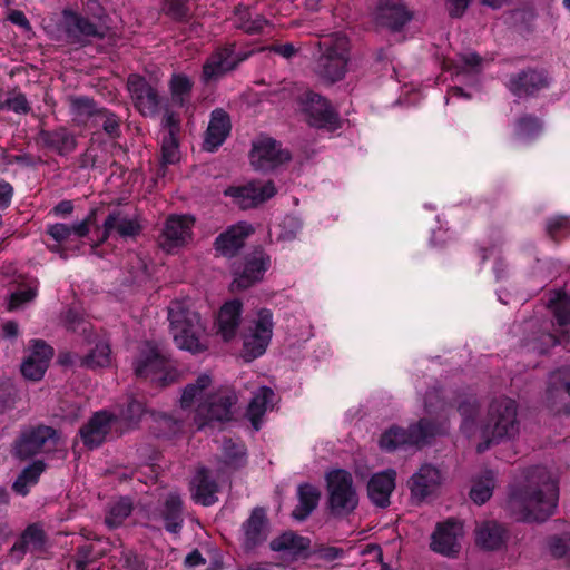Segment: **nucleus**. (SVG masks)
<instances>
[{"instance_id":"f257e3e1","label":"nucleus","mask_w":570,"mask_h":570,"mask_svg":"<svg viewBox=\"0 0 570 570\" xmlns=\"http://www.w3.org/2000/svg\"><path fill=\"white\" fill-rule=\"evenodd\" d=\"M525 482L515 489L508 507L515 520L542 522L554 511L558 501V484L543 466L530 468L524 472Z\"/></svg>"},{"instance_id":"f03ea898","label":"nucleus","mask_w":570,"mask_h":570,"mask_svg":"<svg viewBox=\"0 0 570 570\" xmlns=\"http://www.w3.org/2000/svg\"><path fill=\"white\" fill-rule=\"evenodd\" d=\"M520 433L518 404L514 400L500 396L491 401L481 429L483 441L478 444V452L487 451L492 444L514 440Z\"/></svg>"},{"instance_id":"7ed1b4c3","label":"nucleus","mask_w":570,"mask_h":570,"mask_svg":"<svg viewBox=\"0 0 570 570\" xmlns=\"http://www.w3.org/2000/svg\"><path fill=\"white\" fill-rule=\"evenodd\" d=\"M168 320L177 347L193 354L207 351L206 328L197 312L190 309L184 302L174 301L168 307Z\"/></svg>"},{"instance_id":"20e7f679","label":"nucleus","mask_w":570,"mask_h":570,"mask_svg":"<svg viewBox=\"0 0 570 570\" xmlns=\"http://www.w3.org/2000/svg\"><path fill=\"white\" fill-rule=\"evenodd\" d=\"M316 46L320 55L314 63L315 75L326 85L341 81L347 72L350 61L348 38L341 32L331 33L323 36Z\"/></svg>"},{"instance_id":"39448f33","label":"nucleus","mask_w":570,"mask_h":570,"mask_svg":"<svg viewBox=\"0 0 570 570\" xmlns=\"http://www.w3.org/2000/svg\"><path fill=\"white\" fill-rule=\"evenodd\" d=\"M134 371L136 376L149 379L160 387H166L179 379V372L171 364L169 351L155 341H145L139 345Z\"/></svg>"},{"instance_id":"423d86ee","label":"nucleus","mask_w":570,"mask_h":570,"mask_svg":"<svg viewBox=\"0 0 570 570\" xmlns=\"http://www.w3.org/2000/svg\"><path fill=\"white\" fill-rule=\"evenodd\" d=\"M448 428L446 420L436 421L428 417L420 419L407 429L392 425L381 434L379 445L387 452H393L404 446L421 448L435 435L445 433Z\"/></svg>"},{"instance_id":"0eeeda50","label":"nucleus","mask_w":570,"mask_h":570,"mask_svg":"<svg viewBox=\"0 0 570 570\" xmlns=\"http://www.w3.org/2000/svg\"><path fill=\"white\" fill-rule=\"evenodd\" d=\"M59 432L48 425L39 424L21 429L11 444V454L19 461H28L57 450Z\"/></svg>"},{"instance_id":"6e6552de","label":"nucleus","mask_w":570,"mask_h":570,"mask_svg":"<svg viewBox=\"0 0 570 570\" xmlns=\"http://www.w3.org/2000/svg\"><path fill=\"white\" fill-rule=\"evenodd\" d=\"M327 507L334 517L352 513L358 504L352 474L345 470H334L326 475Z\"/></svg>"},{"instance_id":"1a4fd4ad","label":"nucleus","mask_w":570,"mask_h":570,"mask_svg":"<svg viewBox=\"0 0 570 570\" xmlns=\"http://www.w3.org/2000/svg\"><path fill=\"white\" fill-rule=\"evenodd\" d=\"M237 402V395L229 389H219L208 394L195 412L194 423L197 430H203L213 422H225L233 417L232 407Z\"/></svg>"},{"instance_id":"9d476101","label":"nucleus","mask_w":570,"mask_h":570,"mask_svg":"<svg viewBox=\"0 0 570 570\" xmlns=\"http://www.w3.org/2000/svg\"><path fill=\"white\" fill-rule=\"evenodd\" d=\"M297 104L309 126L332 130L340 127L338 112L330 100L320 94L305 90L297 97Z\"/></svg>"},{"instance_id":"9b49d317","label":"nucleus","mask_w":570,"mask_h":570,"mask_svg":"<svg viewBox=\"0 0 570 570\" xmlns=\"http://www.w3.org/2000/svg\"><path fill=\"white\" fill-rule=\"evenodd\" d=\"M548 307L553 315L552 326H557L553 332L542 333L541 352L550 347L569 341L570 336V296L564 293H554L548 302Z\"/></svg>"},{"instance_id":"f8f14e48","label":"nucleus","mask_w":570,"mask_h":570,"mask_svg":"<svg viewBox=\"0 0 570 570\" xmlns=\"http://www.w3.org/2000/svg\"><path fill=\"white\" fill-rule=\"evenodd\" d=\"M63 16L65 33L71 45L86 46L92 39H104L109 32L106 21L96 22L89 17L71 11H65Z\"/></svg>"},{"instance_id":"ddd939ff","label":"nucleus","mask_w":570,"mask_h":570,"mask_svg":"<svg viewBox=\"0 0 570 570\" xmlns=\"http://www.w3.org/2000/svg\"><path fill=\"white\" fill-rule=\"evenodd\" d=\"M235 43H229L216 49L204 62L202 79L205 83L216 82L228 72L235 70L238 65L247 59L248 55L236 52Z\"/></svg>"},{"instance_id":"4468645a","label":"nucleus","mask_w":570,"mask_h":570,"mask_svg":"<svg viewBox=\"0 0 570 570\" xmlns=\"http://www.w3.org/2000/svg\"><path fill=\"white\" fill-rule=\"evenodd\" d=\"M273 315L269 309L262 308L257 313L253 326L244 336V357L248 361L263 355L269 344L273 334Z\"/></svg>"},{"instance_id":"2eb2a0df","label":"nucleus","mask_w":570,"mask_h":570,"mask_svg":"<svg viewBox=\"0 0 570 570\" xmlns=\"http://www.w3.org/2000/svg\"><path fill=\"white\" fill-rule=\"evenodd\" d=\"M292 158L287 149L273 138L264 137L253 142L250 151L252 166L262 171H269L289 161Z\"/></svg>"},{"instance_id":"dca6fc26","label":"nucleus","mask_w":570,"mask_h":570,"mask_svg":"<svg viewBox=\"0 0 570 570\" xmlns=\"http://www.w3.org/2000/svg\"><path fill=\"white\" fill-rule=\"evenodd\" d=\"M242 548L245 552H253L267 541L271 522L264 507L252 509L249 517L242 524Z\"/></svg>"},{"instance_id":"f3484780","label":"nucleus","mask_w":570,"mask_h":570,"mask_svg":"<svg viewBox=\"0 0 570 570\" xmlns=\"http://www.w3.org/2000/svg\"><path fill=\"white\" fill-rule=\"evenodd\" d=\"M271 258L262 249L256 248L245 257L240 269L234 272V279L230 283L232 291H244L263 278V274L269 267Z\"/></svg>"},{"instance_id":"a211bd4d","label":"nucleus","mask_w":570,"mask_h":570,"mask_svg":"<svg viewBox=\"0 0 570 570\" xmlns=\"http://www.w3.org/2000/svg\"><path fill=\"white\" fill-rule=\"evenodd\" d=\"M127 88L135 108L144 117H155L160 106V97L155 87H153L144 77L130 75L127 80Z\"/></svg>"},{"instance_id":"6ab92c4d","label":"nucleus","mask_w":570,"mask_h":570,"mask_svg":"<svg viewBox=\"0 0 570 570\" xmlns=\"http://www.w3.org/2000/svg\"><path fill=\"white\" fill-rule=\"evenodd\" d=\"M275 194L276 188L271 180L265 184L249 183L245 186L229 187L225 190V195L232 197L242 209L257 207Z\"/></svg>"},{"instance_id":"aec40b11","label":"nucleus","mask_w":570,"mask_h":570,"mask_svg":"<svg viewBox=\"0 0 570 570\" xmlns=\"http://www.w3.org/2000/svg\"><path fill=\"white\" fill-rule=\"evenodd\" d=\"M194 219L186 215H173L167 218L159 238L160 247L170 253L173 249L184 246L191 238Z\"/></svg>"},{"instance_id":"412c9836","label":"nucleus","mask_w":570,"mask_h":570,"mask_svg":"<svg viewBox=\"0 0 570 570\" xmlns=\"http://www.w3.org/2000/svg\"><path fill=\"white\" fill-rule=\"evenodd\" d=\"M141 232V226L137 217L129 215L120 208L111 210L102 224V235L99 244L105 243L112 233L121 238L136 237Z\"/></svg>"},{"instance_id":"4be33fe9","label":"nucleus","mask_w":570,"mask_h":570,"mask_svg":"<svg viewBox=\"0 0 570 570\" xmlns=\"http://www.w3.org/2000/svg\"><path fill=\"white\" fill-rule=\"evenodd\" d=\"M36 142L41 148L53 151L59 156L73 153L78 145L76 135L63 126L51 130L40 129Z\"/></svg>"},{"instance_id":"5701e85b","label":"nucleus","mask_w":570,"mask_h":570,"mask_svg":"<svg viewBox=\"0 0 570 570\" xmlns=\"http://www.w3.org/2000/svg\"><path fill=\"white\" fill-rule=\"evenodd\" d=\"M463 529L460 522L448 520L436 525L432 534L431 549L446 557H454L460 551L459 538Z\"/></svg>"},{"instance_id":"b1692460","label":"nucleus","mask_w":570,"mask_h":570,"mask_svg":"<svg viewBox=\"0 0 570 570\" xmlns=\"http://www.w3.org/2000/svg\"><path fill=\"white\" fill-rule=\"evenodd\" d=\"M548 86V78L543 71L527 68L510 76L507 87L517 97L534 96Z\"/></svg>"},{"instance_id":"393cba45","label":"nucleus","mask_w":570,"mask_h":570,"mask_svg":"<svg viewBox=\"0 0 570 570\" xmlns=\"http://www.w3.org/2000/svg\"><path fill=\"white\" fill-rule=\"evenodd\" d=\"M412 13L400 0H381L375 12L379 27L391 31H400L410 20Z\"/></svg>"},{"instance_id":"a878e982","label":"nucleus","mask_w":570,"mask_h":570,"mask_svg":"<svg viewBox=\"0 0 570 570\" xmlns=\"http://www.w3.org/2000/svg\"><path fill=\"white\" fill-rule=\"evenodd\" d=\"M46 542L47 534L42 525L39 523L29 524L9 550V557L19 562L28 551L41 552Z\"/></svg>"},{"instance_id":"bb28decb","label":"nucleus","mask_w":570,"mask_h":570,"mask_svg":"<svg viewBox=\"0 0 570 570\" xmlns=\"http://www.w3.org/2000/svg\"><path fill=\"white\" fill-rule=\"evenodd\" d=\"M440 484L441 473L431 464L422 465L409 481L412 498L417 502L435 493Z\"/></svg>"},{"instance_id":"cd10ccee","label":"nucleus","mask_w":570,"mask_h":570,"mask_svg":"<svg viewBox=\"0 0 570 570\" xmlns=\"http://www.w3.org/2000/svg\"><path fill=\"white\" fill-rule=\"evenodd\" d=\"M52 355L51 346L41 340L33 341L31 354L21 364L22 375L30 381L41 380Z\"/></svg>"},{"instance_id":"c85d7f7f","label":"nucleus","mask_w":570,"mask_h":570,"mask_svg":"<svg viewBox=\"0 0 570 570\" xmlns=\"http://www.w3.org/2000/svg\"><path fill=\"white\" fill-rule=\"evenodd\" d=\"M151 521H163L168 532L177 533L183 525V501L177 493H169L158 509L149 515Z\"/></svg>"},{"instance_id":"c756f323","label":"nucleus","mask_w":570,"mask_h":570,"mask_svg":"<svg viewBox=\"0 0 570 570\" xmlns=\"http://www.w3.org/2000/svg\"><path fill=\"white\" fill-rule=\"evenodd\" d=\"M252 232L246 223L233 225L216 237L214 247L222 256L234 257L244 247L245 239Z\"/></svg>"},{"instance_id":"7c9ffc66","label":"nucleus","mask_w":570,"mask_h":570,"mask_svg":"<svg viewBox=\"0 0 570 570\" xmlns=\"http://www.w3.org/2000/svg\"><path fill=\"white\" fill-rule=\"evenodd\" d=\"M111 423L112 415L108 412L95 413L79 431L83 444L89 449L100 446L110 433Z\"/></svg>"},{"instance_id":"2f4dec72","label":"nucleus","mask_w":570,"mask_h":570,"mask_svg":"<svg viewBox=\"0 0 570 570\" xmlns=\"http://www.w3.org/2000/svg\"><path fill=\"white\" fill-rule=\"evenodd\" d=\"M394 470H387L374 474L367 483V494L372 503L379 508H386L390 504V497L395 488Z\"/></svg>"},{"instance_id":"473e14b6","label":"nucleus","mask_w":570,"mask_h":570,"mask_svg":"<svg viewBox=\"0 0 570 570\" xmlns=\"http://www.w3.org/2000/svg\"><path fill=\"white\" fill-rule=\"evenodd\" d=\"M230 128L232 124L228 114L222 108L213 110L204 140L205 149L214 151L219 147L228 137Z\"/></svg>"},{"instance_id":"72a5a7b5","label":"nucleus","mask_w":570,"mask_h":570,"mask_svg":"<svg viewBox=\"0 0 570 570\" xmlns=\"http://www.w3.org/2000/svg\"><path fill=\"white\" fill-rule=\"evenodd\" d=\"M311 540L294 531H285L269 542V549L291 556L293 559L306 557Z\"/></svg>"},{"instance_id":"f704fd0d","label":"nucleus","mask_w":570,"mask_h":570,"mask_svg":"<svg viewBox=\"0 0 570 570\" xmlns=\"http://www.w3.org/2000/svg\"><path fill=\"white\" fill-rule=\"evenodd\" d=\"M507 539V530L495 521H484L475 528V542L484 550L500 549Z\"/></svg>"},{"instance_id":"c9c22d12","label":"nucleus","mask_w":570,"mask_h":570,"mask_svg":"<svg viewBox=\"0 0 570 570\" xmlns=\"http://www.w3.org/2000/svg\"><path fill=\"white\" fill-rule=\"evenodd\" d=\"M242 303L234 299L225 303L218 314L217 325L218 333L224 341H230L235 337L240 323Z\"/></svg>"},{"instance_id":"e433bc0d","label":"nucleus","mask_w":570,"mask_h":570,"mask_svg":"<svg viewBox=\"0 0 570 570\" xmlns=\"http://www.w3.org/2000/svg\"><path fill=\"white\" fill-rule=\"evenodd\" d=\"M193 484L195 487L193 499L205 507L212 505L217 501V482L209 476L207 469L202 468L197 471Z\"/></svg>"},{"instance_id":"4c0bfd02","label":"nucleus","mask_w":570,"mask_h":570,"mask_svg":"<svg viewBox=\"0 0 570 570\" xmlns=\"http://www.w3.org/2000/svg\"><path fill=\"white\" fill-rule=\"evenodd\" d=\"M274 397L275 393L268 386L259 387L253 395L248 404L246 415L256 431L261 429V420L267 409L272 406Z\"/></svg>"},{"instance_id":"58836bf2","label":"nucleus","mask_w":570,"mask_h":570,"mask_svg":"<svg viewBox=\"0 0 570 570\" xmlns=\"http://www.w3.org/2000/svg\"><path fill=\"white\" fill-rule=\"evenodd\" d=\"M46 469L47 464L43 460H33L21 470L13 482V492L21 497H26L30 492V488L35 487L39 482V479Z\"/></svg>"},{"instance_id":"ea45409f","label":"nucleus","mask_w":570,"mask_h":570,"mask_svg":"<svg viewBox=\"0 0 570 570\" xmlns=\"http://www.w3.org/2000/svg\"><path fill=\"white\" fill-rule=\"evenodd\" d=\"M297 495L298 504L293 510L292 517L296 520L303 521L316 509L321 498V492L315 485L311 483H303L298 487Z\"/></svg>"},{"instance_id":"a19ab883","label":"nucleus","mask_w":570,"mask_h":570,"mask_svg":"<svg viewBox=\"0 0 570 570\" xmlns=\"http://www.w3.org/2000/svg\"><path fill=\"white\" fill-rule=\"evenodd\" d=\"M68 101L72 119L79 125H86L92 117H97L101 109L94 99L86 96H70Z\"/></svg>"},{"instance_id":"79ce46f5","label":"nucleus","mask_w":570,"mask_h":570,"mask_svg":"<svg viewBox=\"0 0 570 570\" xmlns=\"http://www.w3.org/2000/svg\"><path fill=\"white\" fill-rule=\"evenodd\" d=\"M495 487V474L491 470H484L474 480L470 490V498L476 504L485 503L493 493Z\"/></svg>"},{"instance_id":"37998d69","label":"nucleus","mask_w":570,"mask_h":570,"mask_svg":"<svg viewBox=\"0 0 570 570\" xmlns=\"http://www.w3.org/2000/svg\"><path fill=\"white\" fill-rule=\"evenodd\" d=\"M180 159V151L178 145V137L164 136L160 147V164L157 169V176L164 177L166 175V167L174 165Z\"/></svg>"},{"instance_id":"c03bdc74","label":"nucleus","mask_w":570,"mask_h":570,"mask_svg":"<svg viewBox=\"0 0 570 570\" xmlns=\"http://www.w3.org/2000/svg\"><path fill=\"white\" fill-rule=\"evenodd\" d=\"M110 364V346L106 342H99L86 356H79V365L96 370Z\"/></svg>"},{"instance_id":"a18cd8bd","label":"nucleus","mask_w":570,"mask_h":570,"mask_svg":"<svg viewBox=\"0 0 570 570\" xmlns=\"http://www.w3.org/2000/svg\"><path fill=\"white\" fill-rule=\"evenodd\" d=\"M212 384V379L207 374L199 375L194 383H190L185 386L183 390V394L180 397V406L183 409L190 407L196 400H198L203 392L209 387Z\"/></svg>"},{"instance_id":"49530a36","label":"nucleus","mask_w":570,"mask_h":570,"mask_svg":"<svg viewBox=\"0 0 570 570\" xmlns=\"http://www.w3.org/2000/svg\"><path fill=\"white\" fill-rule=\"evenodd\" d=\"M105 556V550L97 549V544L89 542L78 547L73 557L76 570L87 568Z\"/></svg>"},{"instance_id":"de8ad7c7","label":"nucleus","mask_w":570,"mask_h":570,"mask_svg":"<svg viewBox=\"0 0 570 570\" xmlns=\"http://www.w3.org/2000/svg\"><path fill=\"white\" fill-rule=\"evenodd\" d=\"M38 294V281L35 279L23 288L10 294L8 298V311H14L20 308L22 305L32 302Z\"/></svg>"},{"instance_id":"09e8293b","label":"nucleus","mask_w":570,"mask_h":570,"mask_svg":"<svg viewBox=\"0 0 570 570\" xmlns=\"http://www.w3.org/2000/svg\"><path fill=\"white\" fill-rule=\"evenodd\" d=\"M132 504L129 499H121L116 502L109 510L105 523L110 528H118L130 515Z\"/></svg>"},{"instance_id":"8fccbe9b","label":"nucleus","mask_w":570,"mask_h":570,"mask_svg":"<svg viewBox=\"0 0 570 570\" xmlns=\"http://www.w3.org/2000/svg\"><path fill=\"white\" fill-rule=\"evenodd\" d=\"M151 416L156 424L155 429L161 435L176 434L177 432L181 431V429H183V425H184L183 421L175 419L167 413L153 412Z\"/></svg>"},{"instance_id":"3c124183","label":"nucleus","mask_w":570,"mask_h":570,"mask_svg":"<svg viewBox=\"0 0 570 570\" xmlns=\"http://www.w3.org/2000/svg\"><path fill=\"white\" fill-rule=\"evenodd\" d=\"M266 24L267 20L261 14H256L255 18H252L247 10H242L238 12L236 26L237 28L244 30L246 33H259Z\"/></svg>"},{"instance_id":"603ef678","label":"nucleus","mask_w":570,"mask_h":570,"mask_svg":"<svg viewBox=\"0 0 570 570\" xmlns=\"http://www.w3.org/2000/svg\"><path fill=\"white\" fill-rule=\"evenodd\" d=\"M464 421L473 420L479 411L480 404L472 394L459 395L453 404Z\"/></svg>"},{"instance_id":"864d4df0","label":"nucleus","mask_w":570,"mask_h":570,"mask_svg":"<svg viewBox=\"0 0 570 570\" xmlns=\"http://www.w3.org/2000/svg\"><path fill=\"white\" fill-rule=\"evenodd\" d=\"M541 130L540 120L534 116H523L518 119L515 125V135L519 138H531Z\"/></svg>"},{"instance_id":"5fc2aeb1","label":"nucleus","mask_w":570,"mask_h":570,"mask_svg":"<svg viewBox=\"0 0 570 570\" xmlns=\"http://www.w3.org/2000/svg\"><path fill=\"white\" fill-rule=\"evenodd\" d=\"M223 454L226 464L239 465L245 458V446L242 443L226 439L223 442Z\"/></svg>"},{"instance_id":"6e6d98bb","label":"nucleus","mask_w":570,"mask_h":570,"mask_svg":"<svg viewBox=\"0 0 570 570\" xmlns=\"http://www.w3.org/2000/svg\"><path fill=\"white\" fill-rule=\"evenodd\" d=\"M126 264L129 274L132 276V282H142L147 278V264L140 255L129 253Z\"/></svg>"},{"instance_id":"4d7b16f0","label":"nucleus","mask_w":570,"mask_h":570,"mask_svg":"<svg viewBox=\"0 0 570 570\" xmlns=\"http://www.w3.org/2000/svg\"><path fill=\"white\" fill-rule=\"evenodd\" d=\"M18 400L16 386L6 381L0 384V415L14 407Z\"/></svg>"},{"instance_id":"13d9d810","label":"nucleus","mask_w":570,"mask_h":570,"mask_svg":"<svg viewBox=\"0 0 570 570\" xmlns=\"http://www.w3.org/2000/svg\"><path fill=\"white\" fill-rule=\"evenodd\" d=\"M445 402L439 387H431L424 396V410L428 414H436L445 410Z\"/></svg>"},{"instance_id":"bf43d9fd","label":"nucleus","mask_w":570,"mask_h":570,"mask_svg":"<svg viewBox=\"0 0 570 570\" xmlns=\"http://www.w3.org/2000/svg\"><path fill=\"white\" fill-rule=\"evenodd\" d=\"M97 117L102 120V129L107 135L114 138L120 136V119L116 114L101 108Z\"/></svg>"},{"instance_id":"052dcab7","label":"nucleus","mask_w":570,"mask_h":570,"mask_svg":"<svg viewBox=\"0 0 570 570\" xmlns=\"http://www.w3.org/2000/svg\"><path fill=\"white\" fill-rule=\"evenodd\" d=\"M549 550L556 558L567 557L570 559V534L554 535L549 539Z\"/></svg>"},{"instance_id":"680f3d73","label":"nucleus","mask_w":570,"mask_h":570,"mask_svg":"<svg viewBox=\"0 0 570 570\" xmlns=\"http://www.w3.org/2000/svg\"><path fill=\"white\" fill-rule=\"evenodd\" d=\"M163 10L177 21L185 20L189 14V8L184 0H166Z\"/></svg>"},{"instance_id":"e2e57ef3","label":"nucleus","mask_w":570,"mask_h":570,"mask_svg":"<svg viewBox=\"0 0 570 570\" xmlns=\"http://www.w3.org/2000/svg\"><path fill=\"white\" fill-rule=\"evenodd\" d=\"M46 234L56 243H63L73 235V224L71 226L61 223L50 224L47 226Z\"/></svg>"},{"instance_id":"0e129e2a","label":"nucleus","mask_w":570,"mask_h":570,"mask_svg":"<svg viewBox=\"0 0 570 570\" xmlns=\"http://www.w3.org/2000/svg\"><path fill=\"white\" fill-rule=\"evenodd\" d=\"M145 413V404L136 399H129L126 406L121 410L124 420L134 423L140 420Z\"/></svg>"},{"instance_id":"69168bd1","label":"nucleus","mask_w":570,"mask_h":570,"mask_svg":"<svg viewBox=\"0 0 570 570\" xmlns=\"http://www.w3.org/2000/svg\"><path fill=\"white\" fill-rule=\"evenodd\" d=\"M482 57L476 52H466L458 55V68L463 70L479 72L482 66Z\"/></svg>"},{"instance_id":"338daca9","label":"nucleus","mask_w":570,"mask_h":570,"mask_svg":"<svg viewBox=\"0 0 570 570\" xmlns=\"http://www.w3.org/2000/svg\"><path fill=\"white\" fill-rule=\"evenodd\" d=\"M97 213L98 209L92 208L85 219L73 224V235L76 237L82 238L89 234L90 227L96 224Z\"/></svg>"},{"instance_id":"774afa93","label":"nucleus","mask_w":570,"mask_h":570,"mask_svg":"<svg viewBox=\"0 0 570 570\" xmlns=\"http://www.w3.org/2000/svg\"><path fill=\"white\" fill-rule=\"evenodd\" d=\"M4 106L21 115H27L30 112L31 107L27 100V97L23 94H16L12 97L8 98L4 102Z\"/></svg>"}]
</instances>
